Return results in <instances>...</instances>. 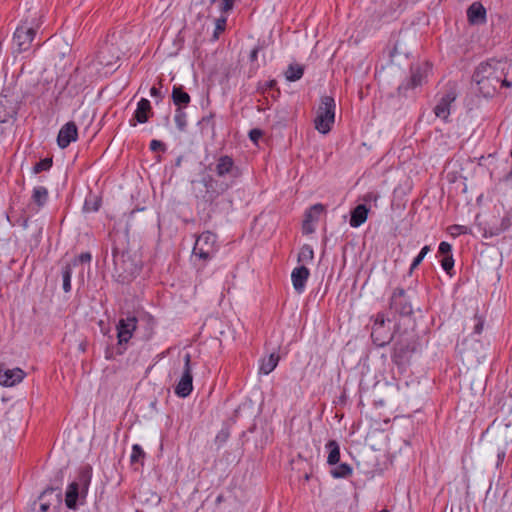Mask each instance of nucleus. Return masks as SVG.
Listing matches in <instances>:
<instances>
[{
	"instance_id": "obj_38",
	"label": "nucleus",
	"mask_w": 512,
	"mask_h": 512,
	"mask_svg": "<svg viewBox=\"0 0 512 512\" xmlns=\"http://www.w3.org/2000/svg\"><path fill=\"white\" fill-rule=\"evenodd\" d=\"M145 458V452L142 449V447L138 444H134L132 446V453L130 456V461L132 464L134 463H142L143 459Z\"/></svg>"
},
{
	"instance_id": "obj_39",
	"label": "nucleus",
	"mask_w": 512,
	"mask_h": 512,
	"mask_svg": "<svg viewBox=\"0 0 512 512\" xmlns=\"http://www.w3.org/2000/svg\"><path fill=\"white\" fill-rule=\"evenodd\" d=\"M92 261V254L87 252H82L78 256H75L71 262H68L67 264H72V268L79 265V264H90Z\"/></svg>"
},
{
	"instance_id": "obj_10",
	"label": "nucleus",
	"mask_w": 512,
	"mask_h": 512,
	"mask_svg": "<svg viewBox=\"0 0 512 512\" xmlns=\"http://www.w3.org/2000/svg\"><path fill=\"white\" fill-rule=\"evenodd\" d=\"M410 289L395 287L389 297V309L401 317H410L414 314L413 297L409 294Z\"/></svg>"
},
{
	"instance_id": "obj_33",
	"label": "nucleus",
	"mask_w": 512,
	"mask_h": 512,
	"mask_svg": "<svg viewBox=\"0 0 512 512\" xmlns=\"http://www.w3.org/2000/svg\"><path fill=\"white\" fill-rule=\"evenodd\" d=\"M314 258V251L311 245L304 244L300 248V252L298 254V262L299 263H308L311 262Z\"/></svg>"
},
{
	"instance_id": "obj_53",
	"label": "nucleus",
	"mask_w": 512,
	"mask_h": 512,
	"mask_svg": "<svg viewBox=\"0 0 512 512\" xmlns=\"http://www.w3.org/2000/svg\"><path fill=\"white\" fill-rule=\"evenodd\" d=\"M235 0H221V11L222 12H229L233 9Z\"/></svg>"
},
{
	"instance_id": "obj_52",
	"label": "nucleus",
	"mask_w": 512,
	"mask_h": 512,
	"mask_svg": "<svg viewBox=\"0 0 512 512\" xmlns=\"http://www.w3.org/2000/svg\"><path fill=\"white\" fill-rule=\"evenodd\" d=\"M512 226V217L510 216H504L501 219V222L499 224V227L502 229L503 232L507 231Z\"/></svg>"
},
{
	"instance_id": "obj_61",
	"label": "nucleus",
	"mask_w": 512,
	"mask_h": 512,
	"mask_svg": "<svg viewBox=\"0 0 512 512\" xmlns=\"http://www.w3.org/2000/svg\"><path fill=\"white\" fill-rule=\"evenodd\" d=\"M397 53V47L396 44L394 45L393 49L389 52V56L393 58L395 54Z\"/></svg>"
},
{
	"instance_id": "obj_35",
	"label": "nucleus",
	"mask_w": 512,
	"mask_h": 512,
	"mask_svg": "<svg viewBox=\"0 0 512 512\" xmlns=\"http://www.w3.org/2000/svg\"><path fill=\"white\" fill-rule=\"evenodd\" d=\"M215 113L210 112L208 115H205L199 121V125L201 126V130L203 131L205 127L209 126L211 130V134L215 135L216 133V123H215Z\"/></svg>"
},
{
	"instance_id": "obj_42",
	"label": "nucleus",
	"mask_w": 512,
	"mask_h": 512,
	"mask_svg": "<svg viewBox=\"0 0 512 512\" xmlns=\"http://www.w3.org/2000/svg\"><path fill=\"white\" fill-rule=\"evenodd\" d=\"M473 334L480 335L484 328V318L478 314L474 316Z\"/></svg>"
},
{
	"instance_id": "obj_41",
	"label": "nucleus",
	"mask_w": 512,
	"mask_h": 512,
	"mask_svg": "<svg viewBox=\"0 0 512 512\" xmlns=\"http://www.w3.org/2000/svg\"><path fill=\"white\" fill-rule=\"evenodd\" d=\"M226 24H227V19L225 17H221L216 20V26H215V30L213 33L214 39H218L219 34L224 32V30L226 28Z\"/></svg>"
},
{
	"instance_id": "obj_28",
	"label": "nucleus",
	"mask_w": 512,
	"mask_h": 512,
	"mask_svg": "<svg viewBox=\"0 0 512 512\" xmlns=\"http://www.w3.org/2000/svg\"><path fill=\"white\" fill-rule=\"evenodd\" d=\"M102 204V198L98 195L90 193L84 201L83 211L84 212H97Z\"/></svg>"
},
{
	"instance_id": "obj_24",
	"label": "nucleus",
	"mask_w": 512,
	"mask_h": 512,
	"mask_svg": "<svg viewBox=\"0 0 512 512\" xmlns=\"http://www.w3.org/2000/svg\"><path fill=\"white\" fill-rule=\"evenodd\" d=\"M171 99L176 109H185L191 102L190 95L185 91L182 85H174L172 88Z\"/></svg>"
},
{
	"instance_id": "obj_5",
	"label": "nucleus",
	"mask_w": 512,
	"mask_h": 512,
	"mask_svg": "<svg viewBox=\"0 0 512 512\" xmlns=\"http://www.w3.org/2000/svg\"><path fill=\"white\" fill-rule=\"evenodd\" d=\"M138 314L127 312L125 317L119 319L116 324L117 344L116 347L106 350V358L111 359L116 355H122L127 350L128 342L135 336L137 331Z\"/></svg>"
},
{
	"instance_id": "obj_55",
	"label": "nucleus",
	"mask_w": 512,
	"mask_h": 512,
	"mask_svg": "<svg viewBox=\"0 0 512 512\" xmlns=\"http://www.w3.org/2000/svg\"><path fill=\"white\" fill-rule=\"evenodd\" d=\"M377 199H378V195L373 192H369L366 195H364V197H363V200L365 202L377 201Z\"/></svg>"
},
{
	"instance_id": "obj_63",
	"label": "nucleus",
	"mask_w": 512,
	"mask_h": 512,
	"mask_svg": "<svg viewBox=\"0 0 512 512\" xmlns=\"http://www.w3.org/2000/svg\"><path fill=\"white\" fill-rule=\"evenodd\" d=\"M258 69V65L255 67V68H251L250 71H249V77L252 76V73H255Z\"/></svg>"
},
{
	"instance_id": "obj_29",
	"label": "nucleus",
	"mask_w": 512,
	"mask_h": 512,
	"mask_svg": "<svg viewBox=\"0 0 512 512\" xmlns=\"http://www.w3.org/2000/svg\"><path fill=\"white\" fill-rule=\"evenodd\" d=\"M326 211L325 205L322 203H316L310 206L304 213V219L310 220L311 222H318L320 215Z\"/></svg>"
},
{
	"instance_id": "obj_4",
	"label": "nucleus",
	"mask_w": 512,
	"mask_h": 512,
	"mask_svg": "<svg viewBox=\"0 0 512 512\" xmlns=\"http://www.w3.org/2000/svg\"><path fill=\"white\" fill-rule=\"evenodd\" d=\"M421 351V341L415 329H401L395 324V338L391 352V361L399 369H406L413 356Z\"/></svg>"
},
{
	"instance_id": "obj_57",
	"label": "nucleus",
	"mask_w": 512,
	"mask_h": 512,
	"mask_svg": "<svg viewBox=\"0 0 512 512\" xmlns=\"http://www.w3.org/2000/svg\"><path fill=\"white\" fill-rule=\"evenodd\" d=\"M431 250L430 246L429 245H425L424 247H422V249L420 250L419 254H420V257L421 258H425V256L427 255V253Z\"/></svg>"
},
{
	"instance_id": "obj_26",
	"label": "nucleus",
	"mask_w": 512,
	"mask_h": 512,
	"mask_svg": "<svg viewBox=\"0 0 512 512\" xmlns=\"http://www.w3.org/2000/svg\"><path fill=\"white\" fill-rule=\"evenodd\" d=\"M328 450L327 463L329 465H336L340 460V447L335 440H330L326 444Z\"/></svg>"
},
{
	"instance_id": "obj_19",
	"label": "nucleus",
	"mask_w": 512,
	"mask_h": 512,
	"mask_svg": "<svg viewBox=\"0 0 512 512\" xmlns=\"http://www.w3.org/2000/svg\"><path fill=\"white\" fill-rule=\"evenodd\" d=\"M49 200V191L45 186H35L32 190L30 202L28 207L34 211L39 212Z\"/></svg>"
},
{
	"instance_id": "obj_44",
	"label": "nucleus",
	"mask_w": 512,
	"mask_h": 512,
	"mask_svg": "<svg viewBox=\"0 0 512 512\" xmlns=\"http://www.w3.org/2000/svg\"><path fill=\"white\" fill-rule=\"evenodd\" d=\"M263 135L264 132L259 128H253L248 133L250 141L255 145H258V141Z\"/></svg>"
},
{
	"instance_id": "obj_36",
	"label": "nucleus",
	"mask_w": 512,
	"mask_h": 512,
	"mask_svg": "<svg viewBox=\"0 0 512 512\" xmlns=\"http://www.w3.org/2000/svg\"><path fill=\"white\" fill-rule=\"evenodd\" d=\"M442 269L446 272L447 275L450 277L455 275L454 270V258L453 255H448L446 257H443L440 261Z\"/></svg>"
},
{
	"instance_id": "obj_9",
	"label": "nucleus",
	"mask_w": 512,
	"mask_h": 512,
	"mask_svg": "<svg viewBox=\"0 0 512 512\" xmlns=\"http://www.w3.org/2000/svg\"><path fill=\"white\" fill-rule=\"evenodd\" d=\"M20 101L15 97V85L4 86L0 92V124L15 121Z\"/></svg>"
},
{
	"instance_id": "obj_47",
	"label": "nucleus",
	"mask_w": 512,
	"mask_h": 512,
	"mask_svg": "<svg viewBox=\"0 0 512 512\" xmlns=\"http://www.w3.org/2000/svg\"><path fill=\"white\" fill-rule=\"evenodd\" d=\"M193 386H175V394L178 397L185 398L191 394Z\"/></svg>"
},
{
	"instance_id": "obj_17",
	"label": "nucleus",
	"mask_w": 512,
	"mask_h": 512,
	"mask_svg": "<svg viewBox=\"0 0 512 512\" xmlns=\"http://www.w3.org/2000/svg\"><path fill=\"white\" fill-rule=\"evenodd\" d=\"M78 140V128L75 122L69 121L64 124L57 135V144L61 149L67 148L72 142Z\"/></svg>"
},
{
	"instance_id": "obj_1",
	"label": "nucleus",
	"mask_w": 512,
	"mask_h": 512,
	"mask_svg": "<svg viewBox=\"0 0 512 512\" xmlns=\"http://www.w3.org/2000/svg\"><path fill=\"white\" fill-rule=\"evenodd\" d=\"M209 169L214 174L204 173L201 175L199 183L203 189L199 190L197 198L209 208L211 213H216L225 195L237 185L243 176V170L236 165L230 155L219 156L215 161L214 168L210 165Z\"/></svg>"
},
{
	"instance_id": "obj_6",
	"label": "nucleus",
	"mask_w": 512,
	"mask_h": 512,
	"mask_svg": "<svg viewBox=\"0 0 512 512\" xmlns=\"http://www.w3.org/2000/svg\"><path fill=\"white\" fill-rule=\"evenodd\" d=\"M336 103L332 96L323 95L314 119V127L321 134H328L335 123Z\"/></svg>"
},
{
	"instance_id": "obj_27",
	"label": "nucleus",
	"mask_w": 512,
	"mask_h": 512,
	"mask_svg": "<svg viewBox=\"0 0 512 512\" xmlns=\"http://www.w3.org/2000/svg\"><path fill=\"white\" fill-rule=\"evenodd\" d=\"M304 66L297 64V63H291L289 64L286 72L285 77L290 82H295L300 80L304 75Z\"/></svg>"
},
{
	"instance_id": "obj_51",
	"label": "nucleus",
	"mask_w": 512,
	"mask_h": 512,
	"mask_svg": "<svg viewBox=\"0 0 512 512\" xmlns=\"http://www.w3.org/2000/svg\"><path fill=\"white\" fill-rule=\"evenodd\" d=\"M424 258H421L420 257V254L418 253V255L413 259L410 267H409V270L407 272V275L408 276H411L414 272V270L421 264V262L423 261Z\"/></svg>"
},
{
	"instance_id": "obj_15",
	"label": "nucleus",
	"mask_w": 512,
	"mask_h": 512,
	"mask_svg": "<svg viewBox=\"0 0 512 512\" xmlns=\"http://www.w3.org/2000/svg\"><path fill=\"white\" fill-rule=\"evenodd\" d=\"M157 321L149 312L142 311L138 313L136 338L143 342H148L155 335Z\"/></svg>"
},
{
	"instance_id": "obj_46",
	"label": "nucleus",
	"mask_w": 512,
	"mask_h": 512,
	"mask_svg": "<svg viewBox=\"0 0 512 512\" xmlns=\"http://www.w3.org/2000/svg\"><path fill=\"white\" fill-rule=\"evenodd\" d=\"M438 254L446 257L452 254V245L448 242L442 241L438 247Z\"/></svg>"
},
{
	"instance_id": "obj_3",
	"label": "nucleus",
	"mask_w": 512,
	"mask_h": 512,
	"mask_svg": "<svg viewBox=\"0 0 512 512\" xmlns=\"http://www.w3.org/2000/svg\"><path fill=\"white\" fill-rule=\"evenodd\" d=\"M472 81L485 98H491L501 89L512 88V60L488 59L475 68Z\"/></svg>"
},
{
	"instance_id": "obj_23",
	"label": "nucleus",
	"mask_w": 512,
	"mask_h": 512,
	"mask_svg": "<svg viewBox=\"0 0 512 512\" xmlns=\"http://www.w3.org/2000/svg\"><path fill=\"white\" fill-rule=\"evenodd\" d=\"M370 208L366 204H358L350 211L349 224L353 228H358L364 224L368 218Z\"/></svg>"
},
{
	"instance_id": "obj_13",
	"label": "nucleus",
	"mask_w": 512,
	"mask_h": 512,
	"mask_svg": "<svg viewBox=\"0 0 512 512\" xmlns=\"http://www.w3.org/2000/svg\"><path fill=\"white\" fill-rule=\"evenodd\" d=\"M36 33V29L29 26L27 20L21 21L13 34V43L16 45L18 53H23L30 49Z\"/></svg>"
},
{
	"instance_id": "obj_8",
	"label": "nucleus",
	"mask_w": 512,
	"mask_h": 512,
	"mask_svg": "<svg viewBox=\"0 0 512 512\" xmlns=\"http://www.w3.org/2000/svg\"><path fill=\"white\" fill-rule=\"evenodd\" d=\"M371 340L377 347H385L395 338V329L391 332L389 326L390 319L386 317L384 312H378L371 316Z\"/></svg>"
},
{
	"instance_id": "obj_2",
	"label": "nucleus",
	"mask_w": 512,
	"mask_h": 512,
	"mask_svg": "<svg viewBox=\"0 0 512 512\" xmlns=\"http://www.w3.org/2000/svg\"><path fill=\"white\" fill-rule=\"evenodd\" d=\"M113 260L112 278L121 285H130L141 273L143 262L136 253L129 249V236L120 230L108 233Z\"/></svg>"
},
{
	"instance_id": "obj_49",
	"label": "nucleus",
	"mask_w": 512,
	"mask_h": 512,
	"mask_svg": "<svg viewBox=\"0 0 512 512\" xmlns=\"http://www.w3.org/2000/svg\"><path fill=\"white\" fill-rule=\"evenodd\" d=\"M314 223L315 222H311L310 220L303 219V222H302V233L304 235H309V234L314 233L315 232Z\"/></svg>"
},
{
	"instance_id": "obj_32",
	"label": "nucleus",
	"mask_w": 512,
	"mask_h": 512,
	"mask_svg": "<svg viewBox=\"0 0 512 512\" xmlns=\"http://www.w3.org/2000/svg\"><path fill=\"white\" fill-rule=\"evenodd\" d=\"M53 166V157H46L36 162L32 167L33 174H40L44 171H49Z\"/></svg>"
},
{
	"instance_id": "obj_64",
	"label": "nucleus",
	"mask_w": 512,
	"mask_h": 512,
	"mask_svg": "<svg viewBox=\"0 0 512 512\" xmlns=\"http://www.w3.org/2000/svg\"><path fill=\"white\" fill-rule=\"evenodd\" d=\"M47 492H53V489H47L45 491L42 492V494L40 495V499L47 493Z\"/></svg>"
},
{
	"instance_id": "obj_14",
	"label": "nucleus",
	"mask_w": 512,
	"mask_h": 512,
	"mask_svg": "<svg viewBox=\"0 0 512 512\" xmlns=\"http://www.w3.org/2000/svg\"><path fill=\"white\" fill-rule=\"evenodd\" d=\"M425 77L426 75L419 65L411 66L410 75L397 87V95L407 98L410 91L423 85Z\"/></svg>"
},
{
	"instance_id": "obj_50",
	"label": "nucleus",
	"mask_w": 512,
	"mask_h": 512,
	"mask_svg": "<svg viewBox=\"0 0 512 512\" xmlns=\"http://www.w3.org/2000/svg\"><path fill=\"white\" fill-rule=\"evenodd\" d=\"M503 233L502 229L498 226L492 227L489 230H485L483 236L485 238L498 236Z\"/></svg>"
},
{
	"instance_id": "obj_18",
	"label": "nucleus",
	"mask_w": 512,
	"mask_h": 512,
	"mask_svg": "<svg viewBox=\"0 0 512 512\" xmlns=\"http://www.w3.org/2000/svg\"><path fill=\"white\" fill-rule=\"evenodd\" d=\"M26 373L21 368H8L5 363H0V384H18L23 381Z\"/></svg>"
},
{
	"instance_id": "obj_58",
	"label": "nucleus",
	"mask_w": 512,
	"mask_h": 512,
	"mask_svg": "<svg viewBox=\"0 0 512 512\" xmlns=\"http://www.w3.org/2000/svg\"><path fill=\"white\" fill-rule=\"evenodd\" d=\"M431 250L430 246L429 245H425L424 247H422V249L420 250L419 254H420V257L421 258H425V256L427 255V253Z\"/></svg>"
},
{
	"instance_id": "obj_20",
	"label": "nucleus",
	"mask_w": 512,
	"mask_h": 512,
	"mask_svg": "<svg viewBox=\"0 0 512 512\" xmlns=\"http://www.w3.org/2000/svg\"><path fill=\"white\" fill-rule=\"evenodd\" d=\"M467 19L471 25H483L487 21V11L479 1L473 2L467 9Z\"/></svg>"
},
{
	"instance_id": "obj_7",
	"label": "nucleus",
	"mask_w": 512,
	"mask_h": 512,
	"mask_svg": "<svg viewBox=\"0 0 512 512\" xmlns=\"http://www.w3.org/2000/svg\"><path fill=\"white\" fill-rule=\"evenodd\" d=\"M219 250L217 234L211 231L201 233L193 246L192 255L203 262L205 266L211 261Z\"/></svg>"
},
{
	"instance_id": "obj_25",
	"label": "nucleus",
	"mask_w": 512,
	"mask_h": 512,
	"mask_svg": "<svg viewBox=\"0 0 512 512\" xmlns=\"http://www.w3.org/2000/svg\"><path fill=\"white\" fill-rule=\"evenodd\" d=\"M279 360L280 356L278 353L275 352L271 353L267 357L262 358L260 360L259 373L268 375L276 368V366L279 363Z\"/></svg>"
},
{
	"instance_id": "obj_30",
	"label": "nucleus",
	"mask_w": 512,
	"mask_h": 512,
	"mask_svg": "<svg viewBox=\"0 0 512 512\" xmlns=\"http://www.w3.org/2000/svg\"><path fill=\"white\" fill-rule=\"evenodd\" d=\"M353 472L352 467L347 463H341L331 470V475L334 478H347Z\"/></svg>"
},
{
	"instance_id": "obj_60",
	"label": "nucleus",
	"mask_w": 512,
	"mask_h": 512,
	"mask_svg": "<svg viewBox=\"0 0 512 512\" xmlns=\"http://www.w3.org/2000/svg\"><path fill=\"white\" fill-rule=\"evenodd\" d=\"M49 507H50V506H49V504H47V503H42V504L40 505V510H41V512H47V511L49 510Z\"/></svg>"
},
{
	"instance_id": "obj_54",
	"label": "nucleus",
	"mask_w": 512,
	"mask_h": 512,
	"mask_svg": "<svg viewBox=\"0 0 512 512\" xmlns=\"http://www.w3.org/2000/svg\"><path fill=\"white\" fill-rule=\"evenodd\" d=\"M261 50L260 46H255L249 53L250 62H256L258 59V53Z\"/></svg>"
},
{
	"instance_id": "obj_56",
	"label": "nucleus",
	"mask_w": 512,
	"mask_h": 512,
	"mask_svg": "<svg viewBox=\"0 0 512 512\" xmlns=\"http://www.w3.org/2000/svg\"><path fill=\"white\" fill-rule=\"evenodd\" d=\"M470 341H471V339H468V338L463 339V341L460 344V346H461L460 353L468 352L467 345L469 344Z\"/></svg>"
},
{
	"instance_id": "obj_43",
	"label": "nucleus",
	"mask_w": 512,
	"mask_h": 512,
	"mask_svg": "<svg viewBox=\"0 0 512 512\" xmlns=\"http://www.w3.org/2000/svg\"><path fill=\"white\" fill-rule=\"evenodd\" d=\"M158 83H159L160 87L152 86L150 88V95H151V97H153L156 100L157 104L159 102H161L164 98V95L161 92L162 80L160 79Z\"/></svg>"
},
{
	"instance_id": "obj_11",
	"label": "nucleus",
	"mask_w": 512,
	"mask_h": 512,
	"mask_svg": "<svg viewBox=\"0 0 512 512\" xmlns=\"http://www.w3.org/2000/svg\"><path fill=\"white\" fill-rule=\"evenodd\" d=\"M436 105L433 108L435 116L443 122H450L451 107L457 99V91L455 87H446L444 92H439L436 95Z\"/></svg>"
},
{
	"instance_id": "obj_16",
	"label": "nucleus",
	"mask_w": 512,
	"mask_h": 512,
	"mask_svg": "<svg viewBox=\"0 0 512 512\" xmlns=\"http://www.w3.org/2000/svg\"><path fill=\"white\" fill-rule=\"evenodd\" d=\"M153 116L154 111L150 101L146 98H141L137 103V107L132 118L129 120V125L131 127H135L137 124L147 123Z\"/></svg>"
},
{
	"instance_id": "obj_37",
	"label": "nucleus",
	"mask_w": 512,
	"mask_h": 512,
	"mask_svg": "<svg viewBox=\"0 0 512 512\" xmlns=\"http://www.w3.org/2000/svg\"><path fill=\"white\" fill-rule=\"evenodd\" d=\"M447 231L452 237H458L460 235L471 234V229L469 227L464 226V225H458V224L450 225L448 227Z\"/></svg>"
},
{
	"instance_id": "obj_22",
	"label": "nucleus",
	"mask_w": 512,
	"mask_h": 512,
	"mask_svg": "<svg viewBox=\"0 0 512 512\" xmlns=\"http://www.w3.org/2000/svg\"><path fill=\"white\" fill-rule=\"evenodd\" d=\"M89 481L87 479L83 480V489L80 492L79 484L77 482H72L69 484L66 495H65V504L69 509H75L77 506V500L80 494L85 493L87 490Z\"/></svg>"
},
{
	"instance_id": "obj_62",
	"label": "nucleus",
	"mask_w": 512,
	"mask_h": 512,
	"mask_svg": "<svg viewBox=\"0 0 512 512\" xmlns=\"http://www.w3.org/2000/svg\"><path fill=\"white\" fill-rule=\"evenodd\" d=\"M102 252L104 254V260H105L106 257H107V254H108V246H103L102 247Z\"/></svg>"
},
{
	"instance_id": "obj_21",
	"label": "nucleus",
	"mask_w": 512,
	"mask_h": 512,
	"mask_svg": "<svg viewBox=\"0 0 512 512\" xmlns=\"http://www.w3.org/2000/svg\"><path fill=\"white\" fill-rule=\"evenodd\" d=\"M310 271L305 265H301L293 269L291 280L296 292L302 293L305 290Z\"/></svg>"
},
{
	"instance_id": "obj_40",
	"label": "nucleus",
	"mask_w": 512,
	"mask_h": 512,
	"mask_svg": "<svg viewBox=\"0 0 512 512\" xmlns=\"http://www.w3.org/2000/svg\"><path fill=\"white\" fill-rule=\"evenodd\" d=\"M277 81L275 79H271L269 81L257 83L256 91L261 95H265L268 90H273L277 86Z\"/></svg>"
},
{
	"instance_id": "obj_12",
	"label": "nucleus",
	"mask_w": 512,
	"mask_h": 512,
	"mask_svg": "<svg viewBox=\"0 0 512 512\" xmlns=\"http://www.w3.org/2000/svg\"><path fill=\"white\" fill-rule=\"evenodd\" d=\"M169 377L174 384H192V363L191 355L186 353L182 360L174 363L172 370L169 372Z\"/></svg>"
},
{
	"instance_id": "obj_45",
	"label": "nucleus",
	"mask_w": 512,
	"mask_h": 512,
	"mask_svg": "<svg viewBox=\"0 0 512 512\" xmlns=\"http://www.w3.org/2000/svg\"><path fill=\"white\" fill-rule=\"evenodd\" d=\"M30 224V217L27 216L25 213H22L13 223V225L20 226L22 229L26 230L28 229Z\"/></svg>"
},
{
	"instance_id": "obj_59",
	"label": "nucleus",
	"mask_w": 512,
	"mask_h": 512,
	"mask_svg": "<svg viewBox=\"0 0 512 512\" xmlns=\"http://www.w3.org/2000/svg\"><path fill=\"white\" fill-rule=\"evenodd\" d=\"M272 91H273V93H272V98H273L274 100H277V99L280 97V95H281V90H280V88H279L278 86H276V88H274Z\"/></svg>"
},
{
	"instance_id": "obj_48",
	"label": "nucleus",
	"mask_w": 512,
	"mask_h": 512,
	"mask_svg": "<svg viewBox=\"0 0 512 512\" xmlns=\"http://www.w3.org/2000/svg\"><path fill=\"white\" fill-rule=\"evenodd\" d=\"M149 148L153 152H157V151L165 152L166 151L165 143L160 140H156V139H153L150 142Z\"/></svg>"
},
{
	"instance_id": "obj_34",
	"label": "nucleus",
	"mask_w": 512,
	"mask_h": 512,
	"mask_svg": "<svg viewBox=\"0 0 512 512\" xmlns=\"http://www.w3.org/2000/svg\"><path fill=\"white\" fill-rule=\"evenodd\" d=\"M174 121L179 131L187 128V114L184 109H175Z\"/></svg>"
},
{
	"instance_id": "obj_31",
	"label": "nucleus",
	"mask_w": 512,
	"mask_h": 512,
	"mask_svg": "<svg viewBox=\"0 0 512 512\" xmlns=\"http://www.w3.org/2000/svg\"><path fill=\"white\" fill-rule=\"evenodd\" d=\"M62 280H63V290L65 293L71 291V278H72V264H65L62 267Z\"/></svg>"
}]
</instances>
